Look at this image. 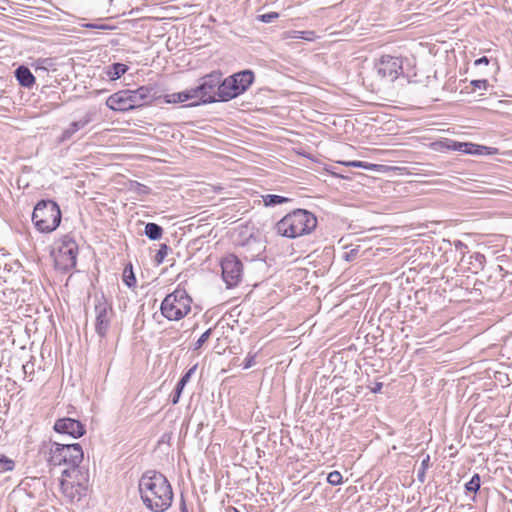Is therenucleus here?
I'll return each mask as SVG.
<instances>
[{"mask_svg": "<svg viewBox=\"0 0 512 512\" xmlns=\"http://www.w3.org/2000/svg\"><path fill=\"white\" fill-rule=\"evenodd\" d=\"M138 489L144 505L152 512H164L172 504V487L158 471H146L139 480Z\"/></svg>", "mask_w": 512, "mask_h": 512, "instance_id": "obj_1", "label": "nucleus"}, {"mask_svg": "<svg viewBox=\"0 0 512 512\" xmlns=\"http://www.w3.org/2000/svg\"><path fill=\"white\" fill-rule=\"evenodd\" d=\"M316 216L306 209H295L286 214L275 224L278 235L286 238H297L310 234L317 227Z\"/></svg>", "mask_w": 512, "mask_h": 512, "instance_id": "obj_2", "label": "nucleus"}, {"mask_svg": "<svg viewBox=\"0 0 512 512\" xmlns=\"http://www.w3.org/2000/svg\"><path fill=\"white\" fill-rule=\"evenodd\" d=\"M61 210L59 205L50 199L40 200L34 207L32 221L42 233L54 231L61 223Z\"/></svg>", "mask_w": 512, "mask_h": 512, "instance_id": "obj_3", "label": "nucleus"}, {"mask_svg": "<svg viewBox=\"0 0 512 512\" xmlns=\"http://www.w3.org/2000/svg\"><path fill=\"white\" fill-rule=\"evenodd\" d=\"M254 79V72L249 69L234 73L224 79L221 78L218 100L220 102H228L238 97L249 89Z\"/></svg>", "mask_w": 512, "mask_h": 512, "instance_id": "obj_4", "label": "nucleus"}, {"mask_svg": "<svg viewBox=\"0 0 512 512\" xmlns=\"http://www.w3.org/2000/svg\"><path fill=\"white\" fill-rule=\"evenodd\" d=\"M192 298L185 289L177 288L169 293L160 306L161 314L170 321H178L191 311Z\"/></svg>", "mask_w": 512, "mask_h": 512, "instance_id": "obj_5", "label": "nucleus"}, {"mask_svg": "<svg viewBox=\"0 0 512 512\" xmlns=\"http://www.w3.org/2000/svg\"><path fill=\"white\" fill-rule=\"evenodd\" d=\"M222 75L220 70H215L201 77L198 86L193 88L197 100L188 104L187 107L220 102L218 98Z\"/></svg>", "mask_w": 512, "mask_h": 512, "instance_id": "obj_6", "label": "nucleus"}, {"mask_svg": "<svg viewBox=\"0 0 512 512\" xmlns=\"http://www.w3.org/2000/svg\"><path fill=\"white\" fill-rule=\"evenodd\" d=\"M93 302L95 314L94 329L100 339H105L115 317V311L112 302L107 299L102 291L96 292L93 295Z\"/></svg>", "mask_w": 512, "mask_h": 512, "instance_id": "obj_7", "label": "nucleus"}, {"mask_svg": "<svg viewBox=\"0 0 512 512\" xmlns=\"http://www.w3.org/2000/svg\"><path fill=\"white\" fill-rule=\"evenodd\" d=\"M51 255L54 258L56 269L67 272L74 268L78 255V245L75 239L70 234L62 236L56 242V247L52 250Z\"/></svg>", "mask_w": 512, "mask_h": 512, "instance_id": "obj_8", "label": "nucleus"}, {"mask_svg": "<svg viewBox=\"0 0 512 512\" xmlns=\"http://www.w3.org/2000/svg\"><path fill=\"white\" fill-rule=\"evenodd\" d=\"M83 449L79 443H52L48 463L51 466L67 465L77 469L83 460Z\"/></svg>", "mask_w": 512, "mask_h": 512, "instance_id": "obj_9", "label": "nucleus"}, {"mask_svg": "<svg viewBox=\"0 0 512 512\" xmlns=\"http://www.w3.org/2000/svg\"><path fill=\"white\" fill-rule=\"evenodd\" d=\"M222 279L228 289L236 287L242 280L243 264L234 254H229L221 260Z\"/></svg>", "mask_w": 512, "mask_h": 512, "instance_id": "obj_10", "label": "nucleus"}, {"mask_svg": "<svg viewBox=\"0 0 512 512\" xmlns=\"http://www.w3.org/2000/svg\"><path fill=\"white\" fill-rule=\"evenodd\" d=\"M375 69L380 78L395 80L402 72V59L391 55H383L375 64Z\"/></svg>", "mask_w": 512, "mask_h": 512, "instance_id": "obj_11", "label": "nucleus"}, {"mask_svg": "<svg viewBox=\"0 0 512 512\" xmlns=\"http://www.w3.org/2000/svg\"><path fill=\"white\" fill-rule=\"evenodd\" d=\"M133 109L149 105L156 100H160L162 95L158 94L155 85H144L138 87L136 90H127Z\"/></svg>", "mask_w": 512, "mask_h": 512, "instance_id": "obj_12", "label": "nucleus"}, {"mask_svg": "<svg viewBox=\"0 0 512 512\" xmlns=\"http://www.w3.org/2000/svg\"><path fill=\"white\" fill-rule=\"evenodd\" d=\"M53 429L59 434H66L73 438H80L86 433L85 425L82 422L69 417L57 419Z\"/></svg>", "mask_w": 512, "mask_h": 512, "instance_id": "obj_13", "label": "nucleus"}, {"mask_svg": "<svg viewBox=\"0 0 512 512\" xmlns=\"http://www.w3.org/2000/svg\"><path fill=\"white\" fill-rule=\"evenodd\" d=\"M106 105L113 111L126 112L133 110L134 104L131 103L127 90H121L109 96Z\"/></svg>", "mask_w": 512, "mask_h": 512, "instance_id": "obj_14", "label": "nucleus"}, {"mask_svg": "<svg viewBox=\"0 0 512 512\" xmlns=\"http://www.w3.org/2000/svg\"><path fill=\"white\" fill-rule=\"evenodd\" d=\"M95 116V112L88 111L85 113V115L77 120L70 123L68 128H66L60 137L61 141L69 140L77 131L80 129H83L85 126H87L90 122L93 121V118Z\"/></svg>", "mask_w": 512, "mask_h": 512, "instance_id": "obj_15", "label": "nucleus"}, {"mask_svg": "<svg viewBox=\"0 0 512 512\" xmlns=\"http://www.w3.org/2000/svg\"><path fill=\"white\" fill-rule=\"evenodd\" d=\"M457 147L459 148L458 152L469 155H495L498 153L497 148L471 142H460Z\"/></svg>", "mask_w": 512, "mask_h": 512, "instance_id": "obj_16", "label": "nucleus"}, {"mask_svg": "<svg viewBox=\"0 0 512 512\" xmlns=\"http://www.w3.org/2000/svg\"><path fill=\"white\" fill-rule=\"evenodd\" d=\"M14 76L19 85L27 89H31L36 81V76L25 65H20L17 67L14 71Z\"/></svg>", "mask_w": 512, "mask_h": 512, "instance_id": "obj_17", "label": "nucleus"}, {"mask_svg": "<svg viewBox=\"0 0 512 512\" xmlns=\"http://www.w3.org/2000/svg\"><path fill=\"white\" fill-rule=\"evenodd\" d=\"M56 63L54 58H38L32 63L37 77L45 78L50 69L56 71Z\"/></svg>", "mask_w": 512, "mask_h": 512, "instance_id": "obj_18", "label": "nucleus"}, {"mask_svg": "<svg viewBox=\"0 0 512 512\" xmlns=\"http://www.w3.org/2000/svg\"><path fill=\"white\" fill-rule=\"evenodd\" d=\"M161 99L167 104H177L196 99V95L193 92V88H191L177 93L162 95Z\"/></svg>", "mask_w": 512, "mask_h": 512, "instance_id": "obj_19", "label": "nucleus"}, {"mask_svg": "<svg viewBox=\"0 0 512 512\" xmlns=\"http://www.w3.org/2000/svg\"><path fill=\"white\" fill-rule=\"evenodd\" d=\"M127 70L128 66L126 64L117 62L107 67L106 74L111 80H116L124 75Z\"/></svg>", "mask_w": 512, "mask_h": 512, "instance_id": "obj_20", "label": "nucleus"}, {"mask_svg": "<svg viewBox=\"0 0 512 512\" xmlns=\"http://www.w3.org/2000/svg\"><path fill=\"white\" fill-rule=\"evenodd\" d=\"M144 234L150 240H159L163 235V228L153 222H149L145 225Z\"/></svg>", "mask_w": 512, "mask_h": 512, "instance_id": "obj_21", "label": "nucleus"}, {"mask_svg": "<svg viewBox=\"0 0 512 512\" xmlns=\"http://www.w3.org/2000/svg\"><path fill=\"white\" fill-rule=\"evenodd\" d=\"M262 200L266 207H275L290 201L289 198L276 194L263 195Z\"/></svg>", "mask_w": 512, "mask_h": 512, "instance_id": "obj_22", "label": "nucleus"}, {"mask_svg": "<svg viewBox=\"0 0 512 512\" xmlns=\"http://www.w3.org/2000/svg\"><path fill=\"white\" fill-rule=\"evenodd\" d=\"M123 282L129 288H133L136 286L137 281L131 263L127 264L123 270Z\"/></svg>", "mask_w": 512, "mask_h": 512, "instance_id": "obj_23", "label": "nucleus"}, {"mask_svg": "<svg viewBox=\"0 0 512 512\" xmlns=\"http://www.w3.org/2000/svg\"><path fill=\"white\" fill-rule=\"evenodd\" d=\"M346 165L351 166V167L363 168V169L370 170V171H377V172L382 171V169L384 168L383 165L373 164V163H368V162H363V161H350V162H347Z\"/></svg>", "mask_w": 512, "mask_h": 512, "instance_id": "obj_24", "label": "nucleus"}, {"mask_svg": "<svg viewBox=\"0 0 512 512\" xmlns=\"http://www.w3.org/2000/svg\"><path fill=\"white\" fill-rule=\"evenodd\" d=\"M481 486V477L478 473H475L471 479L465 484V490L468 493H476L479 491Z\"/></svg>", "mask_w": 512, "mask_h": 512, "instance_id": "obj_25", "label": "nucleus"}, {"mask_svg": "<svg viewBox=\"0 0 512 512\" xmlns=\"http://www.w3.org/2000/svg\"><path fill=\"white\" fill-rule=\"evenodd\" d=\"M430 467V455L426 456L421 461V466L417 471V479L420 483H424L426 480V471Z\"/></svg>", "mask_w": 512, "mask_h": 512, "instance_id": "obj_26", "label": "nucleus"}, {"mask_svg": "<svg viewBox=\"0 0 512 512\" xmlns=\"http://www.w3.org/2000/svg\"><path fill=\"white\" fill-rule=\"evenodd\" d=\"M15 462L4 454H0V473L13 471Z\"/></svg>", "mask_w": 512, "mask_h": 512, "instance_id": "obj_27", "label": "nucleus"}, {"mask_svg": "<svg viewBox=\"0 0 512 512\" xmlns=\"http://www.w3.org/2000/svg\"><path fill=\"white\" fill-rule=\"evenodd\" d=\"M196 369H197V364L192 366L190 369H188L183 374V376L180 378V380L178 381L176 387L180 388L183 391L184 387L190 381V379H191L192 375L195 373Z\"/></svg>", "mask_w": 512, "mask_h": 512, "instance_id": "obj_28", "label": "nucleus"}, {"mask_svg": "<svg viewBox=\"0 0 512 512\" xmlns=\"http://www.w3.org/2000/svg\"><path fill=\"white\" fill-rule=\"evenodd\" d=\"M170 250H171V248L167 244H165V243L160 244L159 249L154 257L155 263L157 265H160L161 263H163L165 257L168 254V251H170Z\"/></svg>", "mask_w": 512, "mask_h": 512, "instance_id": "obj_29", "label": "nucleus"}, {"mask_svg": "<svg viewBox=\"0 0 512 512\" xmlns=\"http://www.w3.org/2000/svg\"><path fill=\"white\" fill-rule=\"evenodd\" d=\"M212 331H213V329L209 328L199 337V339L194 343V346H193L194 351L199 350L204 345V343H206L208 341V339L212 335Z\"/></svg>", "mask_w": 512, "mask_h": 512, "instance_id": "obj_30", "label": "nucleus"}, {"mask_svg": "<svg viewBox=\"0 0 512 512\" xmlns=\"http://www.w3.org/2000/svg\"><path fill=\"white\" fill-rule=\"evenodd\" d=\"M459 143L460 142L458 141L446 138L442 141H439L437 145H439L442 149L458 151L459 148L457 146L459 145Z\"/></svg>", "mask_w": 512, "mask_h": 512, "instance_id": "obj_31", "label": "nucleus"}, {"mask_svg": "<svg viewBox=\"0 0 512 512\" xmlns=\"http://www.w3.org/2000/svg\"><path fill=\"white\" fill-rule=\"evenodd\" d=\"M327 482L333 486H337L342 483V475L339 471H332L327 475Z\"/></svg>", "mask_w": 512, "mask_h": 512, "instance_id": "obj_32", "label": "nucleus"}, {"mask_svg": "<svg viewBox=\"0 0 512 512\" xmlns=\"http://www.w3.org/2000/svg\"><path fill=\"white\" fill-rule=\"evenodd\" d=\"M60 486L65 495L70 496L71 498L74 497L72 492L74 486L72 483L66 481L65 479H61Z\"/></svg>", "mask_w": 512, "mask_h": 512, "instance_id": "obj_33", "label": "nucleus"}, {"mask_svg": "<svg viewBox=\"0 0 512 512\" xmlns=\"http://www.w3.org/2000/svg\"><path fill=\"white\" fill-rule=\"evenodd\" d=\"M279 17L277 12H269L258 16V19L263 23H271Z\"/></svg>", "mask_w": 512, "mask_h": 512, "instance_id": "obj_34", "label": "nucleus"}, {"mask_svg": "<svg viewBox=\"0 0 512 512\" xmlns=\"http://www.w3.org/2000/svg\"><path fill=\"white\" fill-rule=\"evenodd\" d=\"M471 85L475 89H486L488 87V81L485 79L472 80Z\"/></svg>", "mask_w": 512, "mask_h": 512, "instance_id": "obj_35", "label": "nucleus"}, {"mask_svg": "<svg viewBox=\"0 0 512 512\" xmlns=\"http://www.w3.org/2000/svg\"><path fill=\"white\" fill-rule=\"evenodd\" d=\"M359 253V248H353L350 251L346 252L344 258L346 261H353L357 258Z\"/></svg>", "mask_w": 512, "mask_h": 512, "instance_id": "obj_36", "label": "nucleus"}, {"mask_svg": "<svg viewBox=\"0 0 512 512\" xmlns=\"http://www.w3.org/2000/svg\"><path fill=\"white\" fill-rule=\"evenodd\" d=\"M182 392L183 391L180 388L175 387L174 392L172 394V399H171V402L173 405H175L179 402Z\"/></svg>", "mask_w": 512, "mask_h": 512, "instance_id": "obj_37", "label": "nucleus"}, {"mask_svg": "<svg viewBox=\"0 0 512 512\" xmlns=\"http://www.w3.org/2000/svg\"><path fill=\"white\" fill-rule=\"evenodd\" d=\"M453 244L456 250L460 251V253L464 255L465 250L467 249V245L460 240H455Z\"/></svg>", "mask_w": 512, "mask_h": 512, "instance_id": "obj_38", "label": "nucleus"}, {"mask_svg": "<svg viewBox=\"0 0 512 512\" xmlns=\"http://www.w3.org/2000/svg\"><path fill=\"white\" fill-rule=\"evenodd\" d=\"M471 258H474L478 262L479 267L483 268V264L485 262V256L483 254L475 253Z\"/></svg>", "mask_w": 512, "mask_h": 512, "instance_id": "obj_39", "label": "nucleus"}, {"mask_svg": "<svg viewBox=\"0 0 512 512\" xmlns=\"http://www.w3.org/2000/svg\"><path fill=\"white\" fill-rule=\"evenodd\" d=\"M489 62H490L489 58H487L486 56H482V57H480V58H478V59H476L474 61V65L475 66H479V65H482V64L488 65Z\"/></svg>", "mask_w": 512, "mask_h": 512, "instance_id": "obj_40", "label": "nucleus"}, {"mask_svg": "<svg viewBox=\"0 0 512 512\" xmlns=\"http://www.w3.org/2000/svg\"><path fill=\"white\" fill-rule=\"evenodd\" d=\"M23 370L25 374H32L34 372V364L27 362L26 364L23 365Z\"/></svg>", "mask_w": 512, "mask_h": 512, "instance_id": "obj_41", "label": "nucleus"}, {"mask_svg": "<svg viewBox=\"0 0 512 512\" xmlns=\"http://www.w3.org/2000/svg\"><path fill=\"white\" fill-rule=\"evenodd\" d=\"M76 469H73L72 467H68L66 469H64L62 471V479H65V478H70L71 477V474L75 471Z\"/></svg>", "mask_w": 512, "mask_h": 512, "instance_id": "obj_42", "label": "nucleus"}, {"mask_svg": "<svg viewBox=\"0 0 512 512\" xmlns=\"http://www.w3.org/2000/svg\"><path fill=\"white\" fill-rule=\"evenodd\" d=\"M255 363L254 356L248 357L245 359L244 368H250Z\"/></svg>", "mask_w": 512, "mask_h": 512, "instance_id": "obj_43", "label": "nucleus"}, {"mask_svg": "<svg viewBox=\"0 0 512 512\" xmlns=\"http://www.w3.org/2000/svg\"><path fill=\"white\" fill-rule=\"evenodd\" d=\"M382 387H383V383H381V382H376V383H375V386L372 388V392H373V393H378V392H380V391H381Z\"/></svg>", "mask_w": 512, "mask_h": 512, "instance_id": "obj_44", "label": "nucleus"}, {"mask_svg": "<svg viewBox=\"0 0 512 512\" xmlns=\"http://www.w3.org/2000/svg\"><path fill=\"white\" fill-rule=\"evenodd\" d=\"M139 189L141 192L143 193H148L149 192V188L146 186V185H143V184H140V183H137Z\"/></svg>", "mask_w": 512, "mask_h": 512, "instance_id": "obj_45", "label": "nucleus"}, {"mask_svg": "<svg viewBox=\"0 0 512 512\" xmlns=\"http://www.w3.org/2000/svg\"><path fill=\"white\" fill-rule=\"evenodd\" d=\"M180 512H189L184 499H182L180 503Z\"/></svg>", "mask_w": 512, "mask_h": 512, "instance_id": "obj_46", "label": "nucleus"}, {"mask_svg": "<svg viewBox=\"0 0 512 512\" xmlns=\"http://www.w3.org/2000/svg\"><path fill=\"white\" fill-rule=\"evenodd\" d=\"M87 27H89V28H96L97 26L94 25V24H88Z\"/></svg>", "mask_w": 512, "mask_h": 512, "instance_id": "obj_47", "label": "nucleus"}, {"mask_svg": "<svg viewBox=\"0 0 512 512\" xmlns=\"http://www.w3.org/2000/svg\"><path fill=\"white\" fill-rule=\"evenodd\" d=\"M301 33L302 34H313V32H305V31H302Z\"/></svg>", "mask_w": 512, "mask_h": 512, "instance_id": "obj_48", "label": "nucleus"}, {"mask_svg": "<svg viewBox=\"0 0 512 512\" xmlns=\"http://www.w3.org/2000/svg\"><path fill=\"white\" fill-rule=\"evenodd\" d=\"M302 39H305V40H308L310 39L309 37H304V36H301Z\"/></svg>", "mask_w": 512, "mask_h": 512, "instance_id": "obj_49", "label": "nucleus"}, {"mask_svg": "<svg viewBox=\"0 0 512 512\" xmlns=\"http://www.w3.org/2000/svg\"><path fill=\"white\" fill-rule=\"evenodd\" d=\"M234 512H240L238 509L236 508H233Z\"/></svg>", "mask_w": 512, "mask_h": 512, "instance_id": "obj_50", "label": "nucleus"}]
</instances>
